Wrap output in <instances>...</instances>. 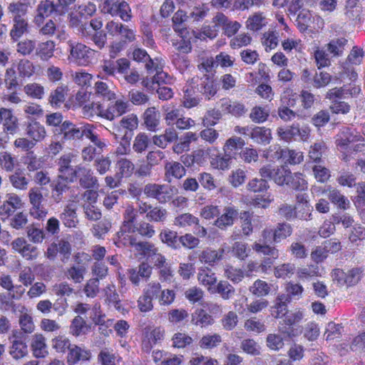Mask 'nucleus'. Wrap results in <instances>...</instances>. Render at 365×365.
<instances>
[{"mask_svg":"<svg viewBox=\"0 0 365 365\" xmlns=\"http://www.w3.org/2000/svg\"><path fill=\"white\" fill-rule=\"evenodd\" d=\"M284 153L283 161L286 165L287 164L298 165L304 160V155L301 151L285 148Z\"/></svg>","mask_w":365,"mask_h":365,"instance_id":"obj_48","label":"nucleus"},{"mask_svg":"<svg viewBox=\"0 0 365 365\" xmlns=\"http://www.w3.org/2000/svg\"><path fill=\"white\" fill-rule=\"evenodd\" d=\"M95 90L96 93L105 100L111 101L115 98V93L112 91L107 83L104 82H96L95 84Z\"/></svg>","mask_w":365,"mask_h":365,"instance_id":"obj_62","label":"nucleus"},{"mask_svg":"<svg viewBox=\"0 0 365 365\" xmlns=\"http://www.w3.org/2000/svg\"><path fill=\"white\" fill-rule=\"evenodd\" d=\"M92 324H88L81 316L75 317L70 325V332L75 336L86 334L91 329Z\"/></svg>","mask_w":365,"mask_h":365,"instance_id":"obj_22","label":"nucleus"},{"mask_svg":"<svg viewBox=\"0 0 365 365\" xmlns=\"http://www.w3.org/2000/svg\"><path fill=\"white\" fill-rule=\"evenodd\" d=\"M133 232H135V230L134 228H133V220L124 222L120 230L113 237V243L118 247L128 246L135 247L138 242L136 241V238L130 235Z\"/></svg>","mask_w":365,"mask_h":365,"instance_id":"obj_3","label":"nucleus"},{"mask_svg":"<svg viewBox=\"0 0 365 365\" xmlns=\"http://www.w3.org/2000/svg\"><path fill=\"white\" fill-rule=\"evenodd\" d=\"M8 11L11 14L13 19H26L25 16L28 11L26 3L20 1L11 3L8 6Z\"/></svg>","mask_w":365,"mask_h":365,"instance_id":"obj_39","label":"nucleus"},{"mask_svg":"<svg viewBox=\"0 0 365 365\" xmlns=\"http://www.w3.org/2000/svg\"><path fill=\"white\" fill-rule=\"evenodd\" d=\"M285 148H282L279 145H272L263 151L262 156L269 161L275 162L284 159V151Z\"/></svg>","mask_w":365,"mask_h":365,"instance_id":"obj_45","label":"nucleus"},{"mask_svg":"<svg viewBox=\"0 0 365 365\" xmlns=\"http://www.w3.org/2000/svg\"><path fill=\"white\" fill-rule=\"evenodd\" d=\"M56 135H63V140H80L81 124L76 125L70 120H65L63 123L55 129Z\"/></svg>","mask_w":365,"mask_h":365,"instance_id":"obj_9","label":"nucleus"},{"mask_svg":"<svg viewBox=\"0 0 365 365\" xmlns=\"http://www.w3.org/2000/svg\"><path fill=\"white\" fill-rule=\"evenodd\" d=\"M267 178H254L247 184V189L254 192H264L269 187L267 181Z\"/></svg>","mask_w":365,"mask_h":365,"instance_id":"obj_61","label":"nucleus"},{"mask_svg":"<svg viewBox=\"0 0 365 365\" xmlns=\"http://www.w3.org/2000/svg\"><path fill=\"white\" fill-rule=\"evenodd\" d=\"M86 272V265H73L67 270V275L76 283H80L83 281L84 274Z\"/></svg>","mask_w":365,"mask_h":365,"instance_id":"obj_58","label":"nucleus"},{"mask_svg":"<svg viewBox=\"0 0 365 365\" xmlns=\"http://www.w3.org/2000/svg\"><path fill=\"white\" fill-rule=\"evenodd\" d=\"M326 144L324 142L315 143L310 147L309 157L314 163H319L322 160L323 154L327 150Z\"/></svg>","mask_w":365,"mask_h":365,"instance_id":"obj_53","label":"nucleus"},{"mask_svg":"<svg viewBox=\"0 0 365 365\" xmlns=\"http://www.w3.org/2000/svg\"><path fill=\"white\" fill-rule=\"evenodd\" d=\"M9 182L14 188L21 190H26L29 185V180L20 169L9 175Z\"/></svg>","mask_w":365,"mask_h":365,"instance_id":"obj_43","label":"nucleus"},{"mask_svg":"<svg viewBox=\"0 0 365 365\" xmlns=\"http://www.w3.org/2000/svg\"><path fill=\"white\" fill-rule=\"evenodd\" d=\"M67 91L68 89L66 86H58L50 94V103L52 106H59L66 100V95L67 94Z\"/></svg>","mask_w":365,"mask_h":365,"instance_id":"obj_54","label":"nucleus"},{"mask_svg":"<svg viewBox=\"0 0 365 365\" xmlns=\"http://www.w3.org/2000/svg\"><path fill=\"white\" fill-rule=\"evenodd\" d=\"M303 318L304 312L300 309H295L294 312L288 313L283 319V324H279V331L288 336H291L293 335V330L291 327L299 323Z\"/></svg>","mask_w":365,"mask_h":365,"instance_id":"obj_11","label":"nucleus"},{"mask_svg":"<svg viewBox=\"0 0 365 365\" xmlns=\"http://www.w3.org/2000/svg\"><path fill=\"white\" fill-rule=\"evenodd\" d=\"M346 42L347 40L344 38L331 40L327 45L326 50L330 54H333V56H340L343 52L344 47Z\"/></svg>","mask_w":365,"mask_h":365,"instance_id":"obj_60","label":"nucleus"},{"mask_svg":"<svg viewBox=\"0 0 365 365\" xmlns=\"http://www.w3.org/2000/svg\"><path fill=\"white\" fill-rule=\"evenodd\" d=\"M189 16L186 14V12L183 10L179 9L177 11L173 18V28L175 31L182 34L186 29L185 22L188 20Z\"/></svg>","mask_w":365,"mask_h":365,"instance_id":"obj_40","label":"nucleus"},{"mask_svg":"<svg viewBox=\"0 0 365 365\" xmlns=\"http://www.w3.org/2000/svg\"><path fill=\"white\" fill-rule=\"evenodd\" d=\"M26 134L36 143H38L45 138L46 131L43 125L36 120L32 119L26 125Z\"/></svg>","mask_w":365,"mask_h":365,"instance_id":"obj_19","label":"nucleus"},{"mask_svg":"<svg viewBox=\"0 0 365 365\" xmlns=\"http://www.w3.org/2000/svg\"><path fill=\"white\" fill-rule=\"evenodd\" d=\"M83 36L89 37L98 49H102L107 42V34L104 31H98L97 32L87 31L86 29L81 28Z\"/></svg>","mask_w":365,"mask_h":365,"instance_id":"obj_38","label":"nucleus"},{"mask_svg":"<svg viewBox=\"0 0 365 365\" xmlns=\"http://www.w3.org/2000/svg\"><path fill=\"white\" fill-rule=\"evenodd\" d=\"M228 252H230L232 256L240 260H245L251 252L247 243L244 242H235L231 248L228 247Z\"/></svg>","mask_w":365,"mask_h":365,"instance_id":"obj_34","label":"nucleus"},{"mask_svg":"<svg viewBox=\"0 0 365 365\" xmlns=\"http://www.w3.org/2000/svg\"><path fill=\"white\" fill-rule=\"evenodd\" d=\"M128 107V101H125L121 99L117 100L114 103L109 104L104 114H103V118L109 120H113L115 118L120 117L127 113Z\"/></svg>","mask_w":365,"mask_h":365,"instance_id":"obj_16","label":"nucleus"},{"mask_svg":"<svg viewBox=\"0 0 365 365\" xmlns=\"http://www.w3.org/2000/svg\"><path fill=\"white\" fill-rule=\"evenodd\" d=\"M172 341L173 346L174 347L181 349L191 344L193 340L192 337L187 334L184 332H178L173 335Z\"/></svg>","mask_w":365,"mask_h":365,"instance_id":"obj_64","label":"nucleus"},{"mask_svg":"<svg viewBox=\"0 0 365 365\" xmlns=\"http://www.w3.org/2000/svg\"><path fill=\"white\" fill-rule=\"evenodd\" d=\"M253 250L259 254L269 256L273 259H277L279 257V250L273 246H270L265 244H261L259 242L254 243L252 246Z\"/></svg>","mask_w":365,"mask_h":365,"instance_id":"obj_51","label":"nucleus"},{"mask_svg":"<svg viewBox=\"0 0 365 365\" xmlns=\"http://www.w3.org/2000/svg\"><path fill=\"white\" fill-rule=\"evenodd\" d=\"M56 5V4L53 3V1L50 0L41 1L37 7L38 16L41 17H47L53 13L57 14Z\"/></svg>","mask_w":365,"mask_h":365,"instance_id":"obj_59","label":"nucleus"},{"mask_svg":"<svg viewBox=\"0 0 365 365\" xmlns=\"http://www.w3.org/2000/svg\"><path fill=\"white\" fill-rule=\"evenodd\" d=\"M292 232V228L289 224H279L277 228L274 230V242L278 243L281 242L282 240L290 236Z\"/></svg>","mask_w":365,"mask_h":365,"instance_id":"obj_56","label":"nucleus"},{"mask_svg":"<svg viewBox=\"0 0 365 365\" xmlns=\"http://www.w3.org/2000/svg\"><path fill=\"white\" fill-rule=\"evenodd\" d=\"M250 138L257 143L269 144L272 139L271 130L264 127L255 126L252 128Z\"/></svg>","mask_w":365,"mask_h":365,"instance_id":"obj_30","label":"nucleus"},{"mask_svg":"<svg viewBox=\"0 0 365 365\" xmlns=\"http://www.w3.org/2000/svg\"><path fill=\"white\" fill-rule=\"evenodd\" d=\"M102 11L112 16H119L125 22L130 21L132 19L131 9L125 1L104 0Z\"/></svg>","mask_w":365,"mask_h":365,"instance_id":"obj_1","label":"nucleus"},{"mask_svg":"<svg viewBox=\"0 0 365 365\" xmlns=\"http://www.w3.org/2000/svg\"><path fill=\"white\" fill-rule=\"evenodd\" d=\"M91 357L90 350L82 349L76 345H71L67 356V363L74 365L80 361H88Z\"/></svg>","mask_w":365,"mask_h":365,"instance_id":"obj_18","label":"nucleus"},{"mask_svg":"<svg viewBox=\"0 0 365 365\" xmlns=\"http://www.w3.org/2000/svg\"><path fill=\"white\" fill-rule=\"evenodd\" d=\"M77 204L71 201L66 204L62 212L59 215V218L62 223L66 227H76L78 223V216L76 213Z\"/></svg>","mask_w":365,"mask_h":365,"instance_id":"obj_12","label":"nucleus"},{"mask_svg":"<svg viewBox=\"0 0 365 365\" xmlns=\"http://www.w3.org/2000/svg\"><path fill=\"white\" fill-rule=\"evenodd\" d=\"M159 237L164 244L172 249H180V237L177 232L165 228L161 230Z\"/></svg>","mask_w":365,"mask_h":365,"instance_id":"obj_31","label":"nucleus"},{"mask_svg":"<svg viewBox=\"0 0 365 365\" xmlns=\"http://www.w3.org/2000/svg\"><path fill=\"white\" fill-rule=\"evenodd\" d=\"M269 115V109L262 106L254 107L250 113V119L256 123H262L266 121Z\"/></svg>","mask_w":365,"mask_h":365,"instance_id":"obj_49","label":"nucleus"},{"mask_svg":"<svg viewBox=\"0 0 365 365\" xmlns=\"http://www.w3.org/2000/svg\"><path fill=\"white\" fill-rule=\"evenodd\" d=\"M265 19L260 13H256L248 18L247 26L250 30L257 31L265 25Z\"/></svg>","mask_w":365,"mask_h":365,"instance_id":"obj_63","label":"nucleus"},{"mask_svg":"<svg viewBox=\"0 0 365 365\" xmlns=\"http://www.w3.org/2000/svg\"><path fill=\"white\" fill-rule=\"evenodd\" d=\"M69 48L71 57L80 66L91 63L95 58L96 51L83 43H70Z\"/></svg>","mask_w":365,"mask_h":365,"instance_id":"obj_4","label":"nucleus"},{"mask_svg":"<svg viewBox=\"0 0 365 365\" xmlns=\"http://www.w3.org/2000/svg\"><path fill=\"white\" fill-rule=\"evenodd\" d=\"M115 166L117 169L115 178L118 179L130 177L135 170L133 163L124 158L118 159L116 162Z\"/></svg>","mask_w":365,"mask_h":365,"instance_id":"obj_25","label":"nucleus"},{"mask_svg":"<svg viewBox=\"0 0 365 365\" xmlns=\"http://www.w3.org/2000/svg\"><path fill=\"white\" fill-rule=\"evenodd\" d=\"M12 249L19 253L26 260L36 259L39 252L38 248L32 245L23 237H18L11 242Z\"/></svg>","mask_w":365,"mask_h":365,"instance_id":"obj_8","label":"nucleus"},{"mask_svg":"<svg viewBox=\"0 0 365 365\" xmlns=\"http://www.w3.org/2000/svg\"><path fill=\"white\" fill-rule=\"evenodd\" d=\"M245 145V140L240 137H232L227 140L223 150L225 153L233 159H237L241 150H243V147Z\"/></svg>","mask_w":365,"mask_h":365,"instance_id":"obj_20","label":"nucleus"},{"mask_svg":"<svg viewBox=\"0 0 365 365\" xmlns=\"http://www.w3.org/2000/svg\"><path fill=\"white\" fill-rule=\"evenodd\" d=\"M285 290L287 294H280L287 295L289 298V302H291L292 299H299L302 297L304 288L299 284L289 282L286 284Z\"/></svg>","mask_w":365,"mask_h":365,"instance_id":"obj_55","label":"nucleus"},{"mask_svg":"<svg viewBox=\"0 0 365 365\" xmlns=\"http://www.w3.org/2000/svg\"><path fill=\"white\" fill-rule=\"evenodd\" d=\"M331 220L336 225L341 223L344 228L351 227L354 225V218L349 213L345 212L344 210H338L334 213L331 217Z\"/></svg>","mask_w":365,"mask_h":365,"instance_id":"obj_44","label":"nucleus"},{"mask_svg":"<svg viewBox=\"0 0 365 365\" xmlns=\"http://www.w3.org/2000/svg\"><path fill=\"white\" fill-rule=\"evenodd\" d=\"M197 279L200 284L208 287V288L213 287L217 282L215 274L208 268L199 269Z\"/></svg>","mask_w":365,"mask_h":365,"instance_id":"obj_42","label":"nucleus"},{"mask_svg":"<svg viewBox=\"0 0 365 365\" xmlns=\"http://www.w3.org/2000/svg\"><path fill=\"white\" fill-rule=\"evenodd\" d=\"M143 192L148 197L153 198L161 204L169 202L173 195V189L170 186L156 183L145 185L143 188Z\"/></svg>","mask_w":365,"mask_h":365,"instance_id":"obj_2","label":"nucleus"},{"mask_svg":"<svg viewBox=\"0 0 365 365\" xmlns=\"http://www.w3.org/2000/svg\"><path fill=\"white\" fill-rule=\"evenodd\" d=\"M11 343L9 349V354L14 359H20L28 354V346L26 342H17L14 341Z\"/></svg>","mask_w":365,"mask_h":365,"instance_id":"obj_46","label":"nucleus"},{"mask_svg":"<svg viewBox=\"0 0 365 365\" xmlns=\"http://www.w3.org/2000/svg\"><path fill=\"white\" fill-rule=\"evenodd\" d=\"M359 135H356L354 129L349 127L343 128L336 139L337 146L341 148H346V147L353 142L357 141Z\"/></svg>","mask_w":365,"mask_h":365,"instance_id":"obj_21","label":"nucleus"},{"mask_svg":"<svg viewBox=\"0 0 365 365\" xmlns=\"http://www.w3.org/2000/svg\"><path fill=\"white\" fill-rule=\"evenodd\" d=\"M277 131L279 137L286 142L296 140L297 137H299L302 140H305L309 135V129L307 128H300L298 123H293L290 126L278 128Z\"/></svg>","mask_w":365,"mask_h":365,"instance_id":"obj_7","label":"nucleus"},{"mask_svg":"<svg viewBox=\"0 0 365 365\" xmlns=\"http://www.w3.org/2000/svg\"><path fill=\"white\" fill-rule=\"evenodd\" d=\"M225 252V250L224 248L218 250L206 249L202 252L199 257L201 262L212 265L217 261L222 259Z\"/></svg>","mask_w":365,"mask_h":365,"instance_id":"obj_37","label":"nucleus"},{"mask_svg":"<svg viewBox=\"0 0 365 365\" xmlns=\"http://www.w3.org/2000/svg\"><path fill=\"white\" fill-rule=\"evenodd\" d=\"M29 198L31 203V208L30 209V214L36 219H42L47 215V210L42 204L44 200L42 195L41 188L34 187L29 190Z\"/></svg>","mask_w":365,"mask_h":365,"instance_id":"obj_5","label":"nucleus"},{"mask_svg":"<svg viewBox=\"0 0 365 365\" xmlns=\"http://www.w3.org/2000/svg\"><path fill=\"white\" fill-rule=\"evenodd\" d=\"M168 212L165 209L155 207L149 210L146 214V218L150 222H164L167 217Z\"/></svg>","mask_w":365,"mask_h":365,"instance_id":"obj_57","label":"nucleus"},{"mask_svg":"<svg viewBox=\"0 0 365 365\" xmlns=\"http://www.w3.org/2000/svg\"><path fill=\"white\" fill-rule=\"evenodd\" d=\"M238 215V210L234 207H225L222 213L215 220V225L221 230H225L234 224Z\"/></svg>","mask_w":365,"mask_h":365,"instance_id":"obj_14","label":"nucleus"},{"mask_svg":"<svg viewBox=\"0 0 365 365\" xmlns=\"http://www.w3.org/2000/svg\"><path fill=\"white\" fill-rule=\"evenodd\" d=\"M4 116L3 118L4 130L9 133H14L18 128V119L15 117L12 111L9 109L4 110Z\"/></svg>","mask_w":365,"mask_h":365,"instance_id":"obj_47","label":"nucleus"},{"mask_svg":"<svg viewBox=\"0 0 365 365\" xmlns=\"http://www.w3.org/2000/svg\"><path fill=\"white\" fill-rule=\"evenodd\" d=\"M191 322L201 327H207L214 323V319L203 309H197L192 314Z\"/></svg>","mask_w":365,"mask_h":365,"instance_id":"obj_32","label":"nucleus"},{"mask_svg":"<svg viewBox=\"0 0 365 365\" xmlns=\"http://www.w3.org/2000/svg\"><path fill=\"white\" fill-rule=\"evenodd\" d=\"M55 43L53 41H46L38 43L36 48V54L42 60L48 61L53 56Z\"/></svg>","mask_w":365,"mask_h":365,"instance_id":"obj_36","label":"nucleus"},{"mask_svg":"<svg viewBox=\"0 0 365 365\" xmlns=\"http://www.w3.org/2000/svg\"><path fill=\"white\" fill-rule=\"evenodd\" d=\"M221 341L222 339L220 335L217 334H207L201 338L199 341V346L202 349H211L217 346Z\"/></svg>","mask_w":365,"mask_h":365,"instance_id":"obj_50","label":"nucleus"},{"mask_svg":"<svg viewBox=\"0 0 365 365\" xmlns=\"http://www.w3.org/2000/svg\"><path fill=\"white\" fill-rule=\"evenodd\" d=\"M290 303L289 298L287 295H277L275 299V304L272 307V315L276 319H282L289 313L287 304Z\"/></svg>","mask_w":365,"mask_h":365,"instance_id":"obj_23","label":"nucleus"},{"mask_svg":"<svg viewBox=\"0 0 365 365\" xmlns=\"http://www.w3.org/2000/svg\"><path fill=\"white\" fill-rule=\"evenodd\" d=\"M77 180L79 185L84 189L93 188L98 185V180L93 175L91 169L81 165H77Z\"/></svg>","mask_w":365,"mask_h":365,"instance_id":"obj_13","label":"nucleus"},{"mask_svg":"<svg viewBox=\"0 0 365 365\" xmlns=\"http://www.w3.org/2000/svg\"><path fill=\"white\" fill-rule=\"evenodd\" d=\"M198 93L203 95L205 98L210 100L217 92V86L212 77L207 74L200 79V83L195 86Z\"/></svg>","mask_w":365,"mask_h":365,"instance_id":"obj_15","label":"nucleus"},{"mask_svg":"<svg viewBox=\"0 0 365 365\" xmlns=\"http://www.w3.org/2000/svg\"><path fill=\"white\" fill-rule=\"evenodd\" d=\"M285 185L296 191H304L308 187L307 182L301 173L289 174Z\"/></svg>","mask_w":365,"mask_h":365,"instance_id":"obj_28","label":"nucleus"},{"mask_svg":"<svg viewBox=\"0 0 365 365\" xmlns=\"http://www.w3.org/2000/svg\"><path fill=\"white\" fill-rule=\"evenodd\" d=\"M212 21L216 26L222 27L225 35L228 37L234 36L241 27L240 23L230 21L222 13H217L212 19Z\"/></svg>","mask_w":365,"mask_h":365,"instance_id":"obj_10","label":"nucleus"},{"mask_svg":"<svg viewBox=\"0 0 365 365\" xmlns=\"http://www.w3.org/2000/svg\"><path fill=\"white\" fill-rule=\"evenodd\" d=\"M210 292L215 294L217 293L223 299H230L235 294V288L227 281H220L217 285L213 287H209Z\"/></svg>","mask_w":365,"mask_h":365,"instance_id":"obj_29","label":"nucleus"},{"mask_svg":"<svg viewBox=\"0 0 365 365\" xmlns=\"http://www.w3.org/2000/svg\"><path fill=\"white\" fill-rule=\"evenodd\" d=\"M183 93L182 102L184 107L191 108L199 104L200 98L198 96V92L195 87L187 85L183 88Z\"/></svg>","mask_w":365,"mask_h":365,"instance_id":"obj_24","label":"nucleus"},{"mask_svg":"<svg viewBox=\"0 0 365 365\" xmlns=\"http://www.w3.org/2000/svg\"><path fill=\"white\" fill-rule=\"evenodd\" d=\"M259 173L261 177L273 180L279 185H284L290 173V170L286 165L277 168H272L270 165H267L259 170Z\"/></svg>","mask_w":365,"mask_h":365,"instance_id":"obj_6","label":"nucleus"},{"mask_svg":"<svg viewBox=\"0 0 365 365\" xmlns=\"http://www.w3.org/2000/svg\"><path fill=\"white\" fill-rule=\"evenodd\" d=\"M31 350L35 358H45L48 354V347L46 338L41 334L33 336L31 343Z\"/></svg>","mask_w":365,"mask_h":365,"instance_id":"obj_17","label":"nucleus"},{"mask_svg":"<svg viewBox=\"0 0 365 365\" xmlns=\"http://www.w3.org/2000/svg\"><path fill=\"white\" fill-rule=\"evenodd\" d=\"M14 25L10 31V36L14 41H17L24 34L29 31V24L26 19H13Z\"/></svg>","mask_w":365,"mask_h":365,"instance_id":"obj_35","label":"nucleus"},{"mask_svg":"<svg viewBox=\"0 0 365 365\" xmlns=\"http://www.w3.org/2000/svg\"><path fill=\"white\" fill-rule=\"evenodd\" d=\"M68 182L61 177H58L51 183L52 190V198L56 202H61L63 198V193L69 189Z\"/></svg>","mask_w":365,"mask_h":365,"instance_id":"obj_26","label":"nucleus"},{"mask_svg":"<svg viewBox=\"0 0 365 365\" xmlns=\"http://www.w3.org/2000/svg\"><path fill=\"white\" fill-rule=\"evenodd\" d=\"M166 178L171 181V178L180 179L185 175V168L178 162L173 161L165 166Z\"/></svg>","mask_w":365,"mask_h":365,"instance_id":"obj_33","label":"nucleus"},{"mask_svg":"<svg viewBox=\"0 0 365 365\" xmlns=\"http://www.w3.org/2000/svg\"><path fill=\"white\" fill-rule=\"evenodd\" d=\"M144 124L148 130L155 131L160 123V113L155 108L151 107L145 110L143 113Z\"/></svg>","mask_w":365,"mask_h":365,"instance_id":"obj_27","label":"nucleus"},{"mask_svg":"<svg viewBox=\"0 0 365 365\" xmlns=\"http://www.w3.org/2000/svg\"><path fill=\"white\" fill-rule=\"evenodd\" d=\"M270 285L261 279H257L252 286L250 287V291L259 297L267 296L270 292Z\"/></svg>","mask_w":365,"mask_h":365,"instance_id":"obj_52","label":"nucleus"},{"mask_svg":"<svg viewBox=\"0 0 365 365\" xmlns=\"http://www.w3.org/2000/svg\"><path fill=\"white\" fill-rule=\"evenodd\" d=\"M329 200L336 205L339 210H346L350 207V202L344 195L336 190H331L329 193Z\"/></svg>","mask_w":365,"mask_h":365,"instance_id":"obj_41","label":"nucleus"}]
</instances>
